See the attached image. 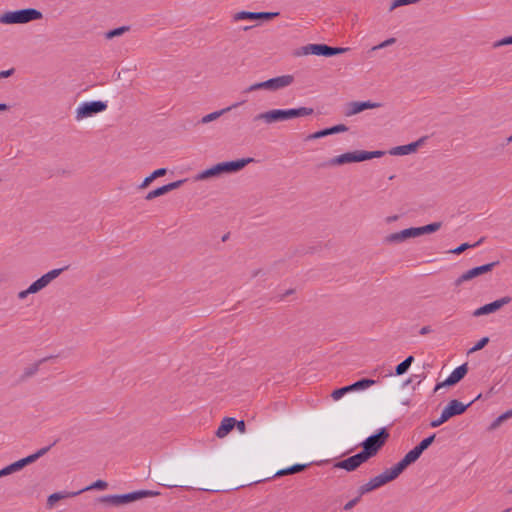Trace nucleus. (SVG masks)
<instances>
[{
	"instance_id": "nucleus-1",
	"label": "nucleus",
	"mask_w": 512,
	"mask_h": 512,
	"mask_svg": "<svg viewBox=\"0 0 512 512\" xmlns=\"http://www.w3.org/2000/svg\"><path fill=\"white\" fill-rule=\"evenodd\" d=\"M246 469L233 465L224 470L213 460L203 458H178L163 465L157 479L163 486L192 488L205 492H227L252 483L251 480L233 481L230 478L244 474Z\"/></svg>"
},
{
	"instance_id": "nucleus-2",
	"label": "nucleus",
	"mask_w": 512,
	"mask_h": 512,
	"mask_svg": "<svg viewBox=\"0 0 512 512\" xmlns=\"http://www.w3.org/2000/svg\"><path fill=\"white\" fill-rule=\"evenodd\" d=\"M314 110L310 107H299L291 109H273L259 113L254 116L253 122L262 121L266 124H273L280 121H286L298 117H305L313 114Z\"/></svg>"
},
{
	"instance_id": "nucleus-3",
	"label": "nucleus",
	"mask_w": 512,
	"mask_h": 512,
	"mask_svg": "<svg viewBox=\"0 0 512 512\" xmlns=\"http://www.w3.org/2000/svg\"><path fill=\"white\" fill-rule=\"evenodd\" d=\"M253 161V158H242L233 161L220 162L208 169L201 171L196 176V180H205L208 178L220 176L222 174L235 173L242 170L247 164Z\"/></svg>"
},
{
	"instance_id": "nucleus-4",
	"label": "nucleus",
	"mask_w": 512,
	"mask_h": 512,
	"mask_svg": "<svg viewBox=\"0 0 512 512\" xmlns=\"http://www.w3.org/2000/svg\"><path fill=\"white\" fill-rule=\"evenodd\" d=\"M43 14L35 8H24L14 11H7L0 15L2 24H26L34 20L42 19Z\"/></svg>"
},
{
	"instance_id": "nucleus-5",
	"label": "nucleus",
	"mask_w": 512,
	"mask_h": 512,
	"mask_svg": "<svg viewBox=\"0 0 512 512\" xmlns=\"http://www.w3.org/2000/svg\"><path fill=\"white\" fill-rule=\"evenodd\" d=\"M349 49L350 48L348 47H331L326 44H308L301 47V52L299 54L332 57L335 55L343 54L349 51Z\"/></svg>"
},
{
	"instance_id": "nucleus-6",
	"label": "nucleus",
	"mask_w": 512,
	"mask_h": 512,
	"mask_svg": "<svg viewBox=\"0 0 512 512\" xmlns=\"http://www.w3.org/2000/svg\"><path fill=\"white\" fill-rule=\"evenodd\" d=\"M388 437L389 433L386 428L379 429L376 434L369 436L362 443V452L364 454L366 453L368 458L373 457L374 455H376L378 450L385 444Z\"/></svg>"
},
{
	"instance_id": "nucleus-7",
	"label": "nucleus",
	"mask_w": 512,
	"mask_h": 512,
	"mask_svg": "<svg viewBox=\"0 0 512 512\" xmlns=\"http://www.w3.org/2000/svg\"><path fill=\"white\" fill-rule=\"evenodd\" d=\"M107 101L94 100L81 103L75 111L76 120L80 121L96 114L102 113L107 109Z\"/></svg>"
},
{
	"instance_id": "nucleus-8",
	"label": "nucleus",
	"mask_w": 512,
	"mask_h": 512,
	"mask_svg": "<svg viewBox=\"0 0 512 512\" xmlns=\"http://www.w3.org/2000/svg\"><path fill=\"white\" fill-rule=\"evenodd\" d=\"M499 265V261H494L491 263H487L481 266L474 267L466 272H464L460 277L455 280V286H460L462 283L472 280L480 275L488 273L492 271L494 267Z\"/></svg>"
},
{
	"instance_id": "nucleus-9",
	"label": "nucleus",
	"mask_w": 512,
	"mask_h": 512,
	"mask_svg": "<svg viewBox=\"0 0 512 512\" xmlns=\"http://www.w3.org/2000/svg\"><path fill=\"white\" fill-rule=\"evenodd\" d=\"M480 397L481 394H479L475 399L469 401L468 403H463L457 399H452L448 402L442 411L449 419L454 416L462 415Z\"/></svg>"
},
{
	"instance_id": "nucleus-10",
	"label": "nucleus",
	"mask_w": 512,
	"mask_h": 512,
	"mask_svg": "<svg viewBox=\"0 0 512 512\" xmlns=\"http://www.w3.org/2000/svg\"><path fill=\"white\" fill-rule=\"evenodd\" d=\"M368 459L369 458L367 457L366 453L364 454L362 451H360L359 453L348 457L347 459L337 462L335 467L344 469L348 472H352Z\"/></svg>"
},
{
	"instance_id": "nucleus-11",
	"label": "nucleus",
	"mask_w": 512,
	"mask_h": 512,
	"mask_svg": "<svg viewBox=\"0 0 512 512\" xmlns=\"http://www.w3.org/2000/svg\"><path fill=\"white\" fill-rule=\"evenodd\" d=\"M511 301H512V298L510 296H504L500 299H497L491 303L485 304V305L477 308L473 312V316L479 317L482 315L494 313V312L498 311L499 309H501L503 306L509 304Z\"/></svg>"
},
{
	"instance_id": "nucleus-12",
	"label": "nucleus",
	"mask_w": 512,
	"mask_h": 512,
	"mask_svg": "<svg viewBox=\"0 0 512 512\" xmlns=\"http://www.w3.org/2000/svg\"><path fill=\"white\" fill-rule=\"evenodd\" d=\"M160 493L152 490H138L126 494H117L118 506L128 504L146 497L158 496Z\"/></svg>"
},
{
	"instance_id": "nucleus-13",
	"label": "nucleus",
	"mask_w": 512,
	"mask_h": 512,
	"mask_svg": "<svg viewBox=\"0 0 512 512\" xmlns=\"http://www.w3.org/2000/svg\"><path fill=\"white\" fill-rule=\"evenodd\" d=\"M361 151L347 152L338 156H335L328 160L322 166H339L352 162H361Z\"/></svg>"
},
{
	"instance_id": "nucleus-14",
	"label": "nucleus",
	"mask_w": 512,
	"mask_h": 512,
	"mask_svg": "<svg viewBox=\"0 0 512 512\" xmlns=\"http://www.w3.org/2000/svg\"><path fill=\"white\" fill-rule=\"evenodd\" d=\"M381 103L371 102V101H352L347 103L345 115L353 116L356 115L366 109H374L381 107Z\"/></svg>"
},
{
	"instance_id": "nucleus-15",
	"label": "nucleus",
	"mask_w": 512,
	"mask_h": 512,
	"mask_svg": "<svg viewBox=\"0 0 512 512\" xmlns=\"http://www.w3.org/2000/svg\"><path fill=\"white\" fill-rule=\"evenodd\" d=\"M278 15H279L278 12L240 11L234 15V19L236 21H238V20H258V19L270 20Z\"/></svg>"
},
{
	"instance_id": "nucleus-16",
	"label": "nucleus",
	"mask_w": 512,
	"mask_h": 512,
	"mask_svg": "<svg viewBox=\"0 0 512 512\" xmlns=\"http://www.w3.org/2000/svg\"><path fill=\"white\" fill-rule=\"evenodd\" d=\"M293 81V75L287 74L268 79L266 80V83L269 91H277L285 87H288L293 83Z\"/></svg>"
},
{
	"instance_id": "nucleus-17",
	"label": "nucleus",
	"mask_w": 512,
	"mask_h": 512,
	"mask_svg": "<svg viewBox=\"0 0 512 512\" xmlns=\"http://www.w3.org/2000/svg\"><path fill=\"white\" fill-rule=\"evenodd\" d=\"M347 130H348V127L346 125L338 124V125H335V126H332L329 128L322 129L315 133L309 134L305 140L306 141L315 140V139H319V138L333 135L336 133L346 132Z\"/></svg>"
},
{
	"instance_id": "nucleus-18",
	"label": "nucleus",
	"mask_w": 512,
	"mask_h": 512,
	"mask_svg": "<svg viewBox=\"0 0 512 512\" xmlns=\"http://www.w3.org/2000/svg\"><path fill=\"white\" fill-rule=\"evenodd\" d=\"M416 237L415 228L410 227L399 232L391 233L384 239L386 243H401L408 238Z\"/></svg>"
},
{
	"instance_id": "nucleus-19",
	"label": "nucleus",
	"mask_w": 512,
	"mask_h": 512,
	"mask_svg": "<svg viewBox=\"0 0 512 512\" xmlns=\"http://www.w3.org/2000/svg\"><path fill=\"white\" fill-rule=\"evenodd\" d=\"M423 141H424V138H421V139L417 140L416 142H412L407 145L396 146V147L392 148L389 151V153L391 155H408L410 153L415 152L417 150V148L419 147V145Z\"/></svg>"
},
{
	"instance_id": "nucleus-20",
	"label": "nucleus",
	"mask_w": 512,
	"mask_h": 512,
	"mask_svg": "<svg viewBox=\"0 0 512 512\" xmlns=\"http://www.w3.org/2000/svg\"><path fill=\"white\" fill-rule=\"evenodd\" d=\"M467 372H468V367H467L466 363L458 366L457 368H455L452 371V373L449 375V377L446 378V384H451V386L457 384L465 377Z\"/></svg>"
},
{
	"instance_id": "nucleus-21",
	"label": "nucleus",
	"mask_w": 512,
	"mask_h": 512,
	"mask_svg": "<svg viewBox=\"0 0 512 512\" xmlns=\"http://www.w3.org/2000/svg\"><path fill=\"white\" fill-rule=\"evenodd\" d=\"M236 420L232 417H225L216 431V436L224 438L235 427Z\"/></svg>"
},
{
	"instance_id": "nucleus-22",
	"label": "nucleus",
	"mask_w": 512,
	"mask_h": 512,
	"mask_svg": "<svg viewBox=\"0 0 512 512\" xmlns=\"http://www.w3.org/2000/svg\"><path fill=\"white\" fill-rule=\"evenodd\" d=\"M411 396L412 394H408L407 392L397 394L390 406V411L398 410L401 406L409 407L412 403Z\"/></svg>"
},
{
	"instance_id": "nucleus-23",
	"label": "nucleus",
	"mask_w": 512,
	"mask_h": 512,
	"mask_svg": "<svg viewBox=\"0 0 512 512\" xmlns=\"http://www.w3.org/2000/svg\"><path fill=\"white\" fill-rule=\"evenodd\" d=\"M385 485L380 477V475H377L373 478H371L367 483L361 485L359 487V494L360 496L368 493V492H371L381 486Z\"/></svg>"
},
{
	"instance_id": "nucleus-24",
	"label": "nucleus",
	"mask_w": 512,
	"mask_h": 512,
	"mask_svg": "<svg viewBox=\"0 0 512 512\" xmlns=\"http://www.w3.org/2000/svg\"><path fill=\"white\" fill-rule=\"evenodd\" d=\"M309 465L310 464H308V463H306V464L296 463L289 467H286V468L276 471L272 477L274 478V477H281V476H285V475H292V474L300 473V472L304 471Z\"/></svg>"
},
{
	"instance_id": "nucleus-25",
	"label": "nucleus",
	"mask_w": 512,
	"mask_h": 512,
	"mask_svg": "<svg viewBox=\"0 0 512 512\" xmlns=\"http://www.w3.org/2000/svg\"><path fill=\"white\" fill-rule=\"evenodd\" d=\"M81 494V491H74V492H55L48 496L47 498V506L49 508H52L54 504L62 499L75 497L77 495Z\"/></svg>"
},
{
	"instance_id": "nucleus-26",
	"label": "nucleus",
	"mask_w": 512,
	"mask_h": 512,
	"mask_svg": "<svg viewBox=\"0 0 512 512\" xmlns=\"http://www.w3.org/2000/svg\"><path fill=\"white\" fill-rule=\"evenodd\" d=\"M240 103H234L231 106H228L226 108H223L218 111H214L210 114H207L201 118L199 121L201 124H207L209 122H212L214 120H217L220 116L224 115L225 113L231 111L232 109L236 108Z\"/></svg>"
},
{
	"instance_id": "nucleus-27",
	"label": "nucleus",
	"mask_w": 512,
	"mask_h": 512,
	"mask_svg": "<svg viewBox=\"0 0 512 512\" xmlns=\"http://www.w3.org/2000/svg\"><path fill=\"white\" fill-rule=\"evenodd\" d=\"M166 173H167L166 168L156 169L150 175H148L147 177L144 178L142 183L139 185V189L147 188L155 179L166 175Z\"/></svg>"
},
{
	"instance_id": "nucleus-28",
	"label": "nucleus",
	"mask_w": 512,
	"mask_h": 512,
	"mask_svg": "<svg viewBox=\"0 0 512 512\" xmlns=\"http://www.w3.org/2000/svg\"><path fill=\"white\" fill-rule=\"evenodd\" d=\"M441 225H442L441 222H433V223H430V224L425 225V226L414 227L415 228L416 237L424 235V234H429V233L436 232L437 230L440 229Z\"/></svg>"
},
{
	"instance_id": "nucleus-29",
	"label": "nucleus",
	"mask_w": 512,
	"mask_h": 512,
	"mask_svg": "<svg viewBox=\"0 0 512 512\" xmlns=\"http://www.w3.org/2000/svg\"><path fill=\"white\" fill-rule=\"evenodd\" d=\"M51 447H52V445L43 447V448L39 449L37 452H35L34 454H31L27 457L22 458V462H24V467L35 462L41 456L45 455L51 449Z\"/></svg>"
},
{
	"instance_id": "nucleus-30",
	"label": "nucleus",
	"mask_w": 512,
	"mask_h": 512,
	"mask_svg": "<svg viewBox=\"0 0 512 512\" xmlns=\"http://www.w3.org/2000/svg\"><path fill=\"white\" fill-rule=\"evenodd\" d=\"M43 361H45V359H42V360H40V361H38L36 363H33V364L29 365L28 367H26L24 369L23 374L21 375L20 379L22 381H24V380L34 376L38 372L39 366H40V364Z\"/></svg>"
},
{
	"instance_id": "nucleus-31",
	"label": "nucleus",
	"mask_w": 512,
	"mask_h": 512,
	"mask_svg": "<svg viewBox=\"0 0 512 512\" xmlns=\"http://www.w3.org/2000/svg\"><path fill=\"white\" fill-rule=\"evenodd\" d=\"M67 268H68V266H65L63 268L53 269V270L49 271L48 273L42 275L40 278L42 279V282H44L45 285L47 286L52 280L57 278Z\"/></svg>"
},
{
	"instance_id": "nucleus-32",
	"label": "nucleus",
	"mask_w": 512,
	"mask_h": 512,
	"mask_svg": "<svg viewBox=\"0 0 512 512\" xmlns=\"http://www.w3.org/2000/svg\"><path fill=\"white\" fill-rule=\"evenodd\" d=\"M67 268H68V266H65L63 268L53 269V270L49 271L48 273L42 275L40 278L42 279V282H44L45 285L47 286L52 280L57 278Z\"/></svg>"
},
{
	"instance_id": "nucleus-33",
	"label": "nucleus",
	"mask_w": 512,
	"mask_h": 512,
	"mask_svg": "<svg viewBox=\"0 0 512 512\" xmlns=\"http://www.w3.org/2000/svg\"><path fill=\"white\" fill-rule=\"evenodd\" d=\"M67 268H68V266H65L63 268L53 269V270L49 271L48 273L42 275L40 278L42 279V282H44L45 285L47 286L52 280L57 278Z\"/></svg>"
},
{
	"instance_id": "nucleus-34",
	"label": "nucleus",
	"mask_w": 512,
	"mask_h": 512,
	"mask_svg": "<svg viewBox=\"0 0 512 512\" xmlns=\"http://www.w3.org/2000/svg\"><path fill=\"white\" fill-rule=\"evenodd\" d=\"M67 268H68V266H65L63 268L53 269V270L49 271L48 273L42 275L40 278L42 279V282H44L45 285L47 286L52 280L57 278Z\"/></svg>"
},
{
	"instance_id": "nucleus-35",
	"label": "nucleus",
	"mask_w": 512,
	"mask_h": 512,
	"mask_svg": "<svg viewBox=\"0 0 512 512\" xmlns=\"http://www.w3.org/2000/svg\"><path fill=\"white\" fill-rule=\"evenodd\" d=\"M413 361H414V357L408 356L404 361H402L401 363H399L396 366L395 374L397 376H400V375H403L404 373H406L407 370L409 369V367L411 366V364L413 363Z\"/></svg>"
},
{
	"instance_id": "nucleus-36",
	"label": "nucleus",
	"mask_w": 512,
	"mask_h": 512,
	"mask_svg": "<svg viewBox=\"0 0 512 512\" xmlns=\"http://www.w3.org/2000/svg\"><path fill=\"white\" fill-rule=\"evenodd\" d=\"M108 487V483L104 480H96L95 482H93L92 484H90L89 486H86L82 489H80L79 491H81V493L85 492V491H89V490H104Z\"/></svg>"
},
{
	"instance_id": "nucleus-37",
	"label": "nucleus",
	"mask_w": 512,
	"mask_h": 512,
	"mask_svg": "<svg viewBox=\"0 0 512 512\" xmlns=\"http://www.w3.org/2000/svg\"><path fill=\"white\" fill-rule=\"evenodd\" d=\"M375 384H376L375 380L363 378V379H360V380L356 381L355 383L351 384V387H353L354 390H360V389L368 388Z\"/></svg>"
},
{
	"instance_id": "nucleus-38",
	"label": "nucleus",
	"mask_w": 512,
	"mask_h": 512,
	"mask_svg": "<svg viewBox=\"0 0 512 512\" xmlns=\"http://www.w3.org/2000/svg\"><path fill=\"white\" fill-rule=\"evenodd\" d=\"M511 417H512V409H509L506 412H504L503 414H501L500 416H498L492 422V424L490 425V429L494 430V429L498 428L501 423H503L505 420H507V419H509Z\"/></svg>"
},
{
	"instance_id": "nucleus-39",
	"label": "nucleus",
	"mask_w": 512,
	"mask_h": 512,
	"mask_svg": "<svg viewBox=\"0 0 512 512\" xmlns=\"http://www.w3.org/2000/svg\"><path fill=\"white\" fill-rule=\"evenodd\" d=\"M422 452L420 451V449L415 446L412 450H410L403 458L405 459V461H407L409 464H412L414 462H416L419 457L421 456Z\"/></svg>"
},
{
	"instance_id": "nucleus-40",
	"label": "nucleus",
	"mask_w": 512,
	"mask_h": 512,
	"mask_svg": "<svg viewBox=\"0 0 512 512\" xmlns=\"http://www.w3.org/2000/svg\"><path fill=\"white\" fill-rule=\"evenodd\" d=\"M129 30H130L129 26H121V27H118V28H115V29H112V30L106 32L105 33V38L106 39H112L114 37H118V36L123 35L125 32H127Z\"/></svg>"
},
{
	"instance_id": "nucleus-41",
	"label": "nucleus",
	"mask_w": 512,
	"mask_h": 512,
	"mask_svg": "<svg viewBox=\"0 0 512 512\" xmlns=\"http://www.w3.org/2000/svg\"><path fill=\"white\" fill-rule=\"evenodd\" d=\"M410 464L402 458L397 464L390 468L392 474L396 476V478L409 466Z\"/></svg>"
},
{
	"instance_id": "nucleus-42",
	"label": "nucleus",
	"mask_w": 512,
	"mask_h": 512,
	"mask_svg": "<svg viewBox=\"0 0 512 512\" xmlns=\"http://www.w3.org/2000/svg\"><path fill=\"white\" fill-rule=\"evenodd\" d=\"M410 464L402 458L397 464L390 468L392 474L396 476V478L409 466Z\"/></svg>"
},
{
	"instance_id": "nucleus-43",
	"label": "nucleus",
	"mask_w": 512,
	"mask_h": 512,
	"mask_svg": "<svg viewBox=\"0 0 512 512\" xmlns=\"http://www.w3.org/2000/svg\"><path fill=\"white\" fill-rule=\"evenodd\" d=\"M97 501L102 504H108L111 506H118V496L115 495H103L97 498Z\"/></svg>"
},
{
	"instance_id": "nucleus-44",
	"label": "nucleus",
	"mask_w": 512,
	"mask_h": 512,
	"mask_svg": "<svg viewBox=\"0 0 512 512\" xmlns=\"http://www.w3.org/2000/svg\"><path fill=\"white\" fill-rule=\"evenodd\" d=\"M166 194V188L165 186L158 187L150 192H148L145 196V200L150 201L157 197H160L162 195Z\"/></svg>"
},
{
	"instance_id": "nucleus-45",
	"label": "nucleus",
	"mask_w": 512,
	"mask_h": 512,
	"mask_svg": "<svg viewBox=\"0 0 512 512\" xmlns=\"http://www.w3.org/2000/svg\"><path fill=\"white\" fill-rule=\"evenodd\" d=\"M385 154L384 151L376 150V151H361L362 161L370 160L373 158H380Z\"/></svg>"
},
{
	"instance_id": "nucleus-46",
	"label": "nucleus",
	"mask_w": 512,
	"mask_h": 512,
	"mask_svg": "<svg viewBox=\"0 0 512 512\" xmlns=\"http://www.w3.org/2000/svg\"><path fill=\"white\" fill-rule=\"evenodd\" d=\"M483 240H484V238H480L476 243H474L472 245L469 243H463L460 246L456 247L455 249L451 250V253L461 254L468 248L476 247V246L480 245L483 242Z\"/></svg>"
},
{
	"instance_id": "nucleus-47",
	"label": "nucleus",
	"mask_w": 512,
	"mask_h": 512,
	"mask_svg": "<svg viewBox=\"0 0 512 512\" xmlns=\"http://www.w3.org/2000/svg\"><path fill=\"white\" fill-rule=\"evenodd\" d=\"M418 1L419 0H393L389 7V12H392L393 10H395L396 8H398L400 6L414 4V3H417Z\"/></svg>"
},
{
	"instance_id": "nucleus-48",
	"label": "nucleus",
	"mask_w": 512,
	"mask_h": 512,
	"mask_svg": "<svg viewBox=\"0 0 512 512\" xmlns=\"http://www.w3.org/2000/svg\"><path fill=\"white\" fill-rule=\"evenodd\" d=\"M436 435L432 434L431 436L423 439L417 447L420 449V451L423 453L435 440Z\"/></svg>"
},
{
	"instance_id": "nucleus-49",
	"label": "nucleus",
	"mask_w": 512,
	"mask_h": 512,
	"mask_svg": "<svg viewBox=\"0 0 512 512\" xmlns=\"http://www.w3.org/2000/svg\"><path fill=\"white\" fill-rule=\"evenodd\" d=\"M260 89L268 90V86H267L266 81L254 83V84L248 86L244 90V93H250V92H253V91L260 90Z\"/></svg>"
},
{
	"instance_id": "nucleus-50",
	"label": "nucleus",
	"mask_w": 512,
	"mask_h": 512,
	"mask_svg": "<svg viewBox=\"0 0 512 512\" xmlns=\"http://www.w3.org/2000/svg\"><path fill=\"white\" fill-rule=\"evenodd\" d=\"M489 342V337L481 338L472 348H470L469 353L476 352L478 350L483 349Z\"/></svg>"
},
{
	"instance_id": "nucleus-51",
	"label": "nucleus",
	"mask_w": 512,
	"mask_h": 512,
	"mask_svg": "<svg viewBox=\"0 0 512 512\" xmlns=\"http://www.w3.org/2000/svg\"><path fill=\"white\" fill-rule=\"evenodd\" d=\"M449 418L446 416V414L442 411L439 418L432 420L430 423V426L432 428H436L441 426L443 423L447 422Z\"/></svg>"
},
{
	"instance_id": "nucleus-52",
	"label": "nucleus",
	"mask_w": 512,
	"mask_h": 512,
	"mask_svg": "<svg viewBox=\"0 0 512 512\" xmlns=\"http://www.w3.org/2000/svg\"><path fill=\"white\" fill-rule=\"evenodd\" d=\"M383 483L386 484L388 482H391L396 479V476L392 474V471L390 469H386L384 472L379 474Z\"/></svg>"
},
{
	"instance_id": "nucleus-53",
	"label": "nucleus",
	"mask_w": 512,
	"mask_h": 512,
	"mask_svg": "<svg viewBox=\"0 0 512 512\" xmlns=\"http://www.w3.org/2000/svg\"><path fill=\"white\" fill-rule=\"evenodd\" d=\"M184 182H186V179L177 180V181H174V182L164 185L166 188V193H168L172 190L178 189L179 187H181L183 185Z\"/></svg>"
},
{
	"instance_id": "nucleus-54",
	"label": "nucleus",
	"mask_w": 512,
	"mask_h": 512,
	"mask_svg": "<svg viewBox=\"0 0 512 512\" xmlns=\"http://www.w3.org/2000/svg\"><path fill=\"white\" fill-rule=\"evenodd\" d=\"M505 45H512V35L496 41L493 44V47L497 48V47L505 46Z\"/></svg>"
},
{
	"instance_id": "nucleus-55",
	"label": "nucleus",
	"mask_w": 512,
	"mask_h": 512,
	"mask_svg": "<svg viewBox=\"0 0 512 512\" xmlns=\"http://www.w3.org/2000/svg\"><path fill=\"white\" fill-rule=\"evenodd\" d=\"M395 42H396V39H395V38H389V39H387V40L383 41L382 43H380V44H378V45L374 46V47L372 48V50H378V49L385 48V47H387V46H389V45L394 44Z\"/></svg>"
},
{
	"instance_id": "nucleus-56",
	"label": "nucleus",
	"mask_w": 512,
	"mask_h": 512,
	"mask_svg": "<svg viewBox=\"0 0 512 512\" xmlns=\"http://www.w3.org/2000/svg\"><path fill=\"white\" fill-rule=\"evenodd\" d=\"M359 499H360V495H359L358 497H356V498H354V499H352V500L348 501V502L344 505V510H350V509H352V508L356 505V503L359 501Z\"/></svg>"
},
{
	"instance_id": "nucleus-57",
	"label": "nucleus",
	"mask_w": 512,
	"mask_h": 512,
	"mask_svg": "<svg viewBox=\"0 0 512 512\" xmlns=\"http://www.w3.org/2000/svg\"><path fill=\"white\" fill-rule=\"evenodd\" d=\"M11 466H12L14 472H17L24 468V462H22V459H20L18 461L11 463Z\"/></svg>"
},
{
	"instance_id": "nucleus-58",
	"label": "nucleus",
	"mask_w": 512,
	"mask_h": 512,
	"mask_svg": "<svg viewBox=\"0 0 512 512\" xmlns=\"http://www.w3.org/2000/svg\"><path fill=\"white\" fill-rule=\"evenodd\" d=\"M344 395V389H336L332 392L331 396L335 399V400H338L340 399L342 396Z\"/></svg>"
},
{
	"instance_id": "nucleus-59",
	"label": "nucleus",
	"mask_w": 512,
	"mask_h": 512,
	"mask_svg": "<svg viewBox=\"0 0 512 512\" xmlns=\"http://www.w3.org/2000/svg\"><path fill=\"white\" fill-rule=\"evenodd\" d=\"M39 291H40V288L37 286L35 281L28 287V292H30V294H34Z\"/></svg>"
},
{
	"instance_id": "nucleus-60",
	"label": "nucleus",
	"mask_w": 512,
	"mask_h": 512,
	"mask_svg": "<svg viewBox=\"0 0 512 512\" xmlns=\"http://www.w3.org/2000/svg\"><path fill=\"white\" fill-rule=\"evenodd\" d=\"M14 71H15L14 68L2 71V72H0V78L10 77L11 75H13Z\"/></svg>"
},
{
	"instance_id": "nucleus-61",
	"label": "nucleus",
	"mask_w": 512,
	"mask_h": 512,
	"mask_svg": "<svg viewBox=\"0 0 512 512\" xmlns=\"http://www.w3.org/2000/svg\"><path fill=\"white\" fill-rule=\"evenodd\" d=\"M235 426L237 427V429H238L241 433H244V432H245L246 425H245V422H244L243 420H241V421H236Z\"/></svg>"
},
{
	"instance_id": "nucleus-62",
	"label": "nucleus",
	"mask_w": 512,
	"mask_h": 512,
	"mask_svg": "<svg viewBox=\"0 0 512 512\" xmlns=\"http://www.w3.org/2000/svg\"><path fill=\"white\" fill-rule=\"evenodd\" d=\"M449 386H451V384H446V379H445L444 381L439 382V383L436 384V386L434 388V391L436 392V391L440 390L443 387H449Z\"/></svg>"
},
{
	"instance_id": "nucleus-63",
	"label": "nucleus",
	"mask_w": 512,
	"mask_h": 512,
	"mask_svg": "<svg viewBox=\"0 0 512 512\" xmlns=\"http://www.w3.org/2000/svg\"><path fill=\"white\" fill-rule=\"evenodd\" d=\"M2 471H3V473L5 474V476H7V475H10V474L14 473V470H13V468H12L11 464H10V465H8V466H6V467H4V468H2Z\"/></svg>"
},
{
	"instance_id": "nucleus-64",
	"label": "nucleus",
	"mask_w": 512,
	"mask_h": 512,
	"mask_svg": "<svg viewBox=\"0 0 512 512\" xmlns=\"http://www.w3.org/2000/svg\"><path fill=\"white\" fill-rule=\"evenodd\" d=\"M2 471H3V473L5 474V476H7V475H10V474L14 473V470H13V468H12L11 464H10V465H8V466H6V467H4V468H2Z\"/></svg>"
}]
</instances>
